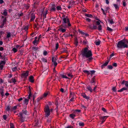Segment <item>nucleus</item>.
Here are the masks:
<instances>
[{
  "instance_id": "f257e3e1",
  "label": "nucleus",
  "mask_w": 128,
  "mask_h": 128,
  "mask_svg": "<svg viewBox=\"0 0 128 128\" xmlns=\"http://www.w3.org/2000/svg\"><path fill=\"white\" fill-rule=\"evenodd\" d=\"M81 55L82 58H87L86 60L90 62L93 59L92 57V54L91 51L87 48H85L81 52Z\"/></svg>"
},
{
  "instance_id": "f03ea898",
  "label": "nucleus",
  "mask_w": 128,
  "mask_h": 128,
  "mask_svg": "<svg viewBox=\"0 0 128 128\" xmlns=\"http://www.w3.org/2000/svg\"><path fill=\"white\" fill-rule=\"evenodd\" d=\"M128 40L124 38L118 42L117 46L120 48H128Z\"/></svg>"
},
{
  "instance_id": "7ed1b4c3",
  "label": "nucleus",
  "mask_w": 128,
  "mask_h": 128,
  "mask_svg": "<svg viewBox=\"0 0 128 128\" xmlns=\"http://www.w3.org/2000/svg\"><path fill=\"white\" fill-rule=\"evenodd\" d=\"M96 24L94 23L89 25L88 27L91 30H96L98 29V30L100 31L102 30V26L100 24V23L99 21L96 22Z\"/></svg>"
},
{
  "instance_id": "20e7f679",
  "label": "nucleus",
  "mask_w": 128,
  "mask_h": 128,
  "mask_svg": "<svg viewBox=\"0 0 128 128\" xmlns=\"http://www.w3.org/2000/svg\"><path fill=\"white\" fill-rule=\"evenodd\" d=\"M49 92H45L44 93V94L41 96L40 97L38 98L36 102H35L34 104V106H35V108H36L38 107V102H39V100H41L42 99L44 98H45L47 96Z\"/></svg>"
},
{
  "instance_id": "39448f33",
  "label": "nucleus",
  "mask_w": 128,
  "mask_h": 128,
  "mask_svg": "<svg viewBox=\"0 0 128 128\" xmlns=\"http://www.w3.org/2000/svg\"><path fill=\"white\" fill-rule=\"evenodd\" d=\"M44 111L45 116L48 118L50 115V111L48 106H47L44 109Z\"/></svg>"
},
{
  "instance_id": "423d86ee",
  "label": "nucleus",
  "mask_w": 128,
  "mask_h": 128,
  "mask_svg": "<svg viewBox=\"0 0 128 128\" xmlns=\"http://www.w3.org/2000/svg\"><path fill=\"white\" fill-rule=\"evenodd\" d=\"M67 17L66 16V18H62L63 22H62V24L60 26V27L62 26V28H66L67 27V26L66 24L67 23Z\"/></svg>"
},
{
  "instance_id": "0eeeda50",
  "label": "nucleus",
  "mask_w": 128,
  "mask_h": 128,
  "mask_svg": "<svg viewBox=\"0 0 128 128\" xmlns=\"http://www.w3.org/2000/svg\"><path fill=\"white\" fill-rule=\"evenodd\" d=\"M29 72L27 71L26 72H24L22 73L21 74V77L22 78H24L26 79L27 78Z\"/></svg>"
},
{
  "instance_id": "6e6552de",
  "label": "nucleus",
  "mask_w": 128,
  "mask_h": 128,
  "mask_svg": "<svg viewBox=\"0 0 128 128\" xmlns=\"http://www.w3.org/2000/svg\"><path fill=\"white\" fill-rule=\"evenodd\" d=\"M96 76H94L91 79L90 82L92 84V85L95 86V83L96 82Z\"/></svg>"
},
{
  "instance_id": "1a4fd4ad",
  "label": "nucleus",
  "mask_w": 128,
  "mask_h": 128,
  "mask_svg": "<svg viewBox=\"0 0 128 128\" xmlns=\"http://www.w3.org/2000/svg\"><path fill=\"white\" fill-rule=\"evenodd\" d=\"M27 112H28L26 110H23L21 112L19 113L18 116H20V117L23 118V115L24 114L25 115L27 114Z\"/></svg>"
},
{
  "instance_id": "9d476101",
  "label": "nucleus",
  "mask_w": 128,
  "mask_h": 128,
  "mask_svg": "<svg viewBox=\"0 0 128 128\" xmlns=\"http://www.w3.org/2000/svg\"><path fill=\"white\" fill-rule=\"evenodd\" d=\"M108 117V116H100V118L102 120L101 124H102L105 121L106 119Z\"/></svg>"
},
{
  "instance_id": "9b49d317",
  "label": "nucleus",
  "mask_w": 128,
  "mask_h": 128,
  "mask_svg": "<svg viewBox=\"0 0 128 128\" xmlns=\"http://www.w3.org/2000/svg\"><path fill=\"white\" fill-rule=\"evenodd\" d=\"M110 61V59H109L108 60H107L101 66V68H103L104 67L107 66Z\"/></svg>"
},
{
  "instance_id": "f8f14e48",
  "label": "nucleus",
  "mask_w": 128,
  "mask_h": 128,
  "mask_svg": "<svg viewBox=\"0 0 128 128\" xmlns=\"http://www.w3.org/2000/svg\"><path fill=\"white\" fill-rule=\"evenodd\" d=\"M81 95L82 96H83V98H85V99L87 100H88L90 99L89 96H87L85 93H82L81 94Z\"/></svg>"
},
{
  "instance_id": "ddd939ff",
  "label": "nucleus",
  "mask_w": 128,
  "mask_h": 128,
  "mask_svg": "<svg viewBox=\"0 0 128 128\" xmlns=\"http://www.w3.org/2000/svg\"><path fill=\"white\" fill-rule=\"evenodd\" d=\"M35 18V14L34 13H32L31 16V19L30 21H32L34 20Z\"/></svg>"
},
{
  "instance_id": "4468645a",
  "label": "nucleus",
  "mask_w": 128,
  "mask_h": 128,
  "mask_svg": "<svg viewBox=\"0 0 128 128\" xmlns=\"http://www.w3.org/2000/svg\"><path fill=\"white\" fill-rule=\"evenodd\" d=\"M29 81L32 83H34V77L32 76H31L29 77Z\"/></svg>"
},
{
  "instance_id": "2eb2a0df",
  "label": "nucleus",
  "mask_w": 128,
  "mask_h": 128,
  "mask_svg": "<svg viewBox=\"0 0 128 128\" xmlns=\"http://www.w3.org/2000/svg\"><path fill=\"white\" fill-rule=\"evenodd\" d=\"M86 88L88 91H90V92H92L93 91V90L92 89L91 87L90 86H87Z\"/></svg>"
},
{
  "instance_id": "dca6fc26",
  "label": "nucleus",
  "mask_w": 128,
  "mask_h": 128,
  "mask_svg": "<svg viewBox=\"0 0 128 128\" xmlns=\"http://www.w3.org/2000/svg\"><path fill=\"white\" fill-rule=\"evenodd\" d=\"M11 106H7L6 108V111H11V108L10 109Z\"/></svg>"
},
{
  "instance_id": "f3484780",
  "label": "nucleus",
  "mask_w": 128,
  "mask_h": 128,
  "mask_svg": "<svg viewBox=\"0 0 128 128\" xmlns=\"http://www.w3.org/2000/svg\"><path fill=\"white\" fill-rule=\"evenodd\" d=\"M23 98L24 99V104H26L27 105L28 102L29 100L25 98Z\"/></svg>"
},
{
  "instance_id": "a211bd4d",
  "label": "nucleus",
  "mask_w": 128,
  "mask_h": 128,
  "mask_svg": "<svg viewBox=\"0 0 128 128\" xmlns=\"http://www.w3.org/2000/svg\"><path fill=\"white\" fill-rule=\"evenodd\" d=\"M70 116L72 119H74V118L76 116V114L74 113H72L69 115Z\"/></svg>"
},
{
  "instance_id": "6ab92c4d",
  "label": "nucleus",
  "mask_w": 128,
  "mask_h": 128,
  "mask_svg": "<svg viewBox=\"0 0 128 128\" xmlns=\"http://www.w3.org/2000/svg\"><path fill=\"white\" fill-rule=\"evenodd\" d=\"M62 27V26L60 27V26L59 30L60 31H61L62 32H64L66 31V29H63Z\"/></svg>"
},
{
  "instance_id": "aec40b11",
  "label": "nucleus",
  "mask_w": 128,
  "mask_h": 128,
  "mask_svg": "<svg viewBox=\"0 0 128 128\" xmlns=\"http://www.w3.org/2000/svg\"><path fill=\"white\" fill-rule=\"evenodd\" d=\"M128 88H123L120 90H118V92H121L124 90H128Z\"/></svg>"
},
{
  "instance_id": "412c9836",
  "label": "nucleus",
  "mask_w": 128,
  "mask_h": 128,
  "mask_svg": "<svg viewBox=\"0 0 128 128\" xmlns=\"http://www.w3.org/2000/svg\"><path fill=\"white\" fill-rule=\"evenodd\" d=\"M81 112V110H74V113L75 114H78L79 113H80Z\"/></svg>"
},
{
  "instance_id": "4be33fe9",
  "label": "nucleus",
  "mask_w": 128,
  "mask_h": 128,
  "mask_svg": "<svg viewBox=\"0 0 128 128\" xmlns=\"http://www.w3.org/2000/svg\"><path fill=\"white\" fill-rule=\"evenodd\" d=\"M48 13V11L46 10V12L45 13H44L43 14L42 13V14H43V19L44 20V19L46 18V15Z\"/></svg>"
},
{
  "instance_id": "5701e85b",
  "label": "nucleus",
  "mask_w": 128,
  "mask_h": 128,
  "mask_svg": "<svg viewBox=\"0 0 128 128\" xmlns=\"http://www.w3.org/2000/svg\"><path fill=\"white\" fill-rule=\"evenodd\" d=\"M108 22H109L110 24H112L114 23V22L113 20L112 19L110 20V19H108Z\"/></svg>"
},
{
  "instance_id": "b1692460",
  "label": "nucleus",
  "mask_w": 128,
  "mask_h": 128,
  "mask_svg": "<svg viewBox=\"0 0 128 128\" xmlns=\"http://www.w3.org/2000/svg\"><path fill=\"white\" fill-rule=\"evenodd\" d=\"M7 10L6 9H5L4 10V11L3 12V13L2 14V13L4 15V16H7L8 14V12H7Z\"/></svg>"
},
{
  "instance_id": "393cba45",
  "label": "nucleus",
  "mask_w": 128,
  "mask_h": 128,
  "mask_svg": "<svg viewBox=\"0 0 128 128\" xmlns=\"http://www.w3.org/2000/svg\"><path fill=\"white\" fill-rule=\"evenodd\" d=\"M78 42L77 38H76L74 40V44L76 46H77L78 45Z\"/></svg>"
},
{
  "instance_id": "a878e982",
  "label": "nucleus",
  "mask_w": 128,
  "mask_h": 128,
  "mask_svg": "<svg viewBox=\"0 0 128 128\" xmlns=\"http://www.w3.org/2000/svg\"><path fill=\"white\" fill-rule=\"evenodd\" d=\"M83 44L85 45L88 44V42L86 39L83 41Z\"/></svg>"
},
{
  "instance_id": "bb28decb",
  "label": "nucleus",
  "mask_w": 128,
  "mask_h": 128,
  "mask_svg": "<svg viewBox=\"0 0 128 128\" xmlns=\"http://www.w3.org/2000/svg\"><path fill=\"white\" fill-rule=\"evenodd\" d=\"M85 16L87 17H88L90 18H92L93 16L91 14H85Z\"/></svg>"
},
{
  "instance_id": "cd10ccee",
  "label": "nucleus",
  "mask_w": 128,
  "mask_h": 128,
  "mask_svg": "<svg viewBox=\"0 0 128 128\" xmlns=\"http://www.w3.org/2000/svg\"><path fill=\"white\" fill-rule=\"evenodd\" d=\"M113 6L115 7V9L116 10L118 9L119 8V6H118V5L116 4H113Z\"/></svg>"
},
{
  "instance_id": "c85d7f7f",
  "label": "nucleus",
  "mask_w": 128,
  "mask_h": 128,
  "mask_svg": "<svg viewBox=\"0 0 128 128\" xmlns=\"http://www.w3.org/2000/svg\"><path fill=\"white\" fill-rule=\"evenodd\" d=\"M83 72L84 73H86L88 74V76L90 74V72L86 70H84Z\"/></svg>"
},
{
  "instance_id": "c756f323",
  "label": "nucleus",
  "mask_w": 128,
  "mask_h": 128,
  "mask_svg": "<svg viewBox=\"0 0 128 128\" xmlns=\"http://www.w3.org/2000/svg\"><path fill=\"white\" fill-rule=\"evenodd\" d=\"M110 9L109 7H106V10H105V11L106 13H107V12H109L110 11Z\"/></svg>"
},
{
  "instance_id": "7c9ffc66",
  "label": "nucleus",
  "mask_w": 128,
  "mask_h": 128,
  "mask_svg": "<svg viewBox=\"0 0 128 128\" xmlns=\"http://www.w3.org/2000/svg\"><path fill=\"white\" fill-rule=\"evenodd\" d=\"M90 74H91V76L92 77V74L95 73L96 72V71H94V70H90Z\"/></svg>"
},
{
  "instance_id": "2f4dec72",
  "label": "nucleus",
  "mask_w": 128,
  "mask_h": 128,
  "mask_svg": "<svg viewBox=\"0 0 128 128\" xmlns=\"http://www.w3.org/2000/svg\"><path fill=\"white\" fill-rule=\"evenodd\" d=\"M17 108V106H14V107L11 108V111H14Z\"/></svg>"
},
{
  "instance_id": "473e14b6",
  "label": "nucleus",
  "mask_w": 128,
  "mask_h": 128,
  "mask_svg": "<svg viewBox=\"0 0 128 128\" xmlns=\"http://www.w3.org/2000/svg\"><path fill=\"white\" fill-rule=\"evenodd\" d=\"M29 6V4H25L24 5V7H25L26 9H28L30 7Z\"/></svg>"
},
{
  "instance_id": "72a5a7b5",
  "label": "nucleus",
  "mask_w": 128,
  "mask_h": 128,
  "mask_svg": "<svg viewBox=\"0 0 128 128\" xmlns=\"http://www.w3.org/2000/svg\"><path fill=\"white\" fill-rule=\"evenodd\" d=\"M57 59L56 58H55L54 57H53L52 58V62H56Z\"/></svg>"
},
{
  "instance_id": "f704fd0d",
  "label": "nucleus",
  "mask_w": 128,
  "mask_h": 128,
  "mask_svg": "<svg viewBox=\"0 0 128 128\" xmlns=\"http://www.w3.org/2000/svg\"><path fill=\"white\" fill-rule=\"evenodd\" d=\"M67 23L68 24V26H71V24L70 22V21L69 18H67Z\"/></svg>"
},
{
  "instance_id": "c9c22d12",
  "label": "nucleus",
  "mask_w": 128,
  "mask_h": 128,
  "mask_svg": "<svg viewBox=\"0 0 128 128\" xmlns=\"http://www.w3.org/2000/svg\"><path fill=\"white\" fill-rule=\"evenodd\" d=\"M100 40H99L98 41L95 42H94V43L96 45L98 46L100 44Z\"/></svg>"
},
{
  "instance_id": "e433bc0d",
  "label": "nucleus",
  "mask_w": 128,
  "mask_h": 128,
  "mask_svg": "<svg viewBox=\"0 0 128 128\" xmlns=\"http://www.w3.org/2000/svg\"><path fill=\"white\" fill-rule=\"evenodd\" d=\"M7 34L6 36L7 38H9L11 36V34L9 32H7Z\"/></svg>"
},
{
  "instance_id": "4c0bfd02",
  "label": "nucleus",
  "mask_w": 128,
  "mask_h": 128,
  "mask_svg": "<svg viewBox=\"0 0 128 128\" xmlns=\"http://www.w3.org/2000/svg\"><path fill=\"white\" fill-rule=\"evenodd\" d=\"M41 60L42 61L44 62H47V60L45 58H42L41 59Z\"/></svg>"
},
{
  "instance_id": "58836bf2",
  "label": "nucleus",
  "mask_w": 128,
  "mask_h": 128,
  "mask_svg": "<svg viewBox=\"0 0 128 128\" xmlns=\"http://www.w3.org/2000/svg\"><path fill=\"white\" fill-rule=\"evenodd\" d=\"M23 15V14L22 12H21L20 14L18 13L17 14V16L18 17L20 18L21 16H22Z\"/></svg>"
},
{
  "instance_id": "ea45409f",
  "label": "nucleus",
  "mask_w": 128,
  "mask_h": 128,
  "mask_svg": "<svg viewBox=\"0 0 128 128\" xmlns=\"http://www.w3.org/2000/svg\"><path fill=\"white\" fill-rule=\"evenodd\" d=\"M80 126H83L84 125V124L83 122H80L78 124Z\"/></svg>"
},
{
  "instance_id": "a19ab883",
  "label": "nucleus",
  "mask_w": 128,
  "mask_h": 128,
  "mask_svg": "<svg viewBox=\"0 0 128 128\" xmlns=\"http://www.w3.org/2000/svg\"><path fill=\"white\" fill-rule=\"evenodd\" d=\"M0 93L2 95V96L3 97L4 96L3 90H2L0 92Z\"/></svg>"
},
{
  "instance_id": "79ce46f5",
  "label": "nucleus",
  "mask_w": 128,
  "mask_h": 128,
  "mask_svg": "<svg viewBox=\"0 0 128 128\" xmlns=\"http://www.w3.org/2000/svg\"><path fill=\"white\" fill-rule=\"evenodd\" d=\"M56 8L58 10H61L62 9L61 6H56Z\"/></svg>"
},
{
  "instance_id": "37998d69",
  "label": "nucleus",
  "mask_w": 128,
  "mask_h": 128,
  "mask_svg": "<svg viewBox=\"0 0 128 128\" xmlns=\"http://www.w3.org/2000/svg\"><path fill=\"white\" fill-rule=\"evenodd\" d=\"M107 30L109 31H110L111 32H112L113 30V29L110 28L109 27H107Z\"/></svg>"
},
{
  "instance_id": "c03bdc74",
  "label": "nucleus",
  "mask_w": 128,
  "mask_h": 128,
  "mask_svg": "<svg viewBox=\"0 0 128 128\" xmlns=\"http://www.w3.org/2000/svg\"><path fill=\"white\" fill-rule=\"evenodd\" d=\"M61 75L62 78H65L66 79H69V78L68 77L64 74H61Z\"/></svg>"
},
{
  "instance_id": "a18cd8bd",
  "label": "nucleus",
  "mask_w": 128,
  "mask_h": 128,
  "mask_svg": "<svg viewBox=\"0 0 128 128\" xmlns=\"http://www.w3.org/2000/svg\"><path fill=\"white\" fill-rule=\"evenodd\" d=\"M10 128H14V125L12 123H10Z\"/></svg>"
},
{
  "instance_id": "49530a36",
  "label": "nucleus",
  "mask_w": 128,
  "mask_h": 128,
  "mask_svg": "<svg viewBox=\"0 0 128 128\" xmlns=\"http://www.w3.org/2000/svg\"><path fill=\"white\" fill-rule=\"evenodd\" d=\"M78 32L79 33H80L82 35H84V34H85L84 32L82 31H81L79 30H78Z\"/></svg>"
},
{
  "instance_id": "de8ad7c7",
  "label": "nucleus",
  "mask_w": 128,
  "mask_h": 128,
  "mask_svg": "<svg viewBox=\"0 0 128 128\" xmlns=\"http://www.w3.org/2000/svg\"><path fill=\"white\" fill-rule=\"evenodd\" d=\"M122 4L123 6H126V0H123L122 1Z\"/></svg>"
},
{
  "instance_id": "09e8293b",
  "label": "nucleus",
  "mask_w": 128,
  "mask_h": 128,
  "mask_svg": "<svg viewBox=\"0 0 128 128\" xmlns=\"http://www.w3.org/2000/svg\"><path fill=\"white\" fill-rule=\"evenodd\" d=\"M56 8L55 7H52L50 9V11H56Z\"/></svg>"
},
{
  "instance_id": "8fccbe9b",
  "label": "nucleus",
  "mask_w": 128,
  "mask_h": 128,
  "mask_svg": "<svg viewBox=\"0 0 128 128\" xmlns=\"http://www.w3.org/2000/svg\"><path fill=\"white\" fill-rule=\"evenodd\" d=\"M59 46V44L58 43V42L56 43V50H57Z\"/></svg>"
},
{
  "instance_id": "3c124183",
  "label": "nucleus",
  "mask_w": 128,
  "mask_h": 128,
  "mask_svg": "<svg viewBox=\"0 0 128 128\" xmlns=\"http://www.w3.org/2000/svg\"><path fill=\"white\" fill-rule=\"evenodd\" d=\"M114 53H112L111 54H110V58H109V59L110 60V59L112 57V56H114Z\"/></svg>"
},
{
  "instance_id": "603ef678",
  "label": "nucleus",
  "mask_w": 128,
  "mask_h": 128,
  "mask_svg": "<svg viewBox=\"0 0 128 128\" xmlns=\"http://www.w3.org/2000/svg\"><path fill=\"white\" fill-rule=\"evenodd\" d=\"M63 36L65 38H66L69 37V35L68 34L65 33L63 34Z\"/></svg>"
},
{
  "instance_id": "864d4df0",
  "label": "nucleus",
  "mask_w": 128,
  "mask_h": 128,
  "mask_svg": "<svg viewBox=\"0 0 128 128\" xmlns=\"http://www.w3.org/2000/svg\"><path fill=\"white\" fill-rule=\"evenodd\" d=\"M6 17H5L4 19L3 20L2 22H4L5 23H6Z\"/></svg>"
},
{
  "instance_id": "5fc2aeb1",
  "label": "nucleus",
  "mask_w": 128,
  "mask_h": 128,
  "mask_svg": "<svg viewBox=\"0 0 128 128\" xmlns=\"http://www.w3.org/2000/svg\"><path fill=\"white\" fill-rule=\"evenodd\" d=\"M108 68L109 69L112 70L113 68V67L111 65H108Z\"/></svg>"
},
{
  "instance_id": "6e6d98bb",
  "label": "nucleus",
  "mask_w": 128,
  "mask_h": 128,
  "mask_svg": "<svg viewBox=\"0 0 128 128\" xmlns=\"http://www.w3.org/2000/svg\"><path fill=\"white\" fill-rule=\"evenodd\" d=\"M12 70L14 72L16 71V70H17V68L15 66L13 68H12Z\"/></svg>"
},
{
  "instance_id": "4d7b16f0",
  "label": "nucleus",
  "mask_w": 128,
  "mask_h": 128,
  "mask_svg": "<svg viewBox=\"0 0 128 128\" xmlns=\"http://www.w3.org/2000/svg\"><path fill=\"white\" fill-rule=\"evenodd\" d=\"M12 50L14 53L16 52L17 51V49L15 48H13Z\"/></svg>"
},
{
  "instance_id": "13d9d810",
  "label": "nucleus",
  "mask_w": 128,
  "mask_h": 128,
  "mask_svg": "<svg viewBox=\"0 0 128 128\" xmlns=\"http://www.w3.org/2000/svg\"><path fill=\"white\" fill-rule=\"evenodd\" d=\"M67 75L69 77H70L71 78L73 77V76L72 74L71 73H68V74Z\"/></svg>"
},
{
  "instance_id": "bf43d9fd",
  "label": "nucleus",
  "mask_w": 128,
  "mask_h": 128,
  "mask_svg": "<svg viewBox=\"0 0 128 128\" xmlns=\"http://www.w3.org/2000/svg\"><path fill=\"white\" fill-rule=\"evenodd\" d=\"M112 91L114 92H116V87H114L112 88Z\"/></svg>"
},
{
  "instance_id": "052dcab7",
  "label": "nucleus",
  "mask_w": 128,
  "mask_h": 128,
  "mask_svg": "<svg viewBox=\"0 0 128 128\" xmlns=\"http://www.w3.org/2000/svg\"><path fill=\"white\" fill-rule=\"evenodd\" d=\"M32 49L33 50H37L38 49V48L37 47H36L35 46L33 47L32 48Z\"/></svg>"
},
{
  "instance_id": "680f3d73",
  "label": "nucleus",
  "mask_w": 128,
  "mask_h": 128,
  "mask_svg": "<svg viewBox=\"0 0 128 128\" xmlns=\"http://www.w3.org/2000/svg\"><path fill=\"white\" fill-rule=\"evenodd\" d=\"M125 85L126 88H128V81H126L125 84Z\"/></svg>"
},
{
  "instance_id": "e2e57ef3",
  "label": "nucleus",
  "mask_w": 128,
  "mask_h": 128,
  "mask_svg": "<svg viewBox=\"0 0 128 128\" xmlns=\"http://www.w3.org/2000/svg\"><path fill=\"white\" fill-rule=\"evenodd\" d=\"M24 30L26 31L28 29V26H25L24 27Z\"/></svg>"
},
{
  "instance_id": "0e129e2a",
  "label": "nucleus",
  "mask_w": 128,
  "mask_h": 128,
  "mask_svg": "<svg viewBox=\"0 0 128 128\" xmlns=\"http://www.w3.org/2000/svg\"><path fill=\"white\" fill-rule=\"evenodd\" d=\"M47 54V52L46 51H44L43 52V55L44 56H46Z\"/></svg>"
},
{
  "instance_id": "69168bd1",
  "label": "nucleus",
  "mask_w": 128,
  "mask_h": 128,
  "mask_svg": "<svg viewBox=\"0 0 128 128\" xmlns=\"http://www.w3.org/2000/svg\"><path fill=\"white\" fill-rule=\"evenodd\" d=\"M54 63V66L55 67V68H56V66L57 65V63L56 62H52Z\"/></svg>"
},
{
  "instance_id": "338daca9",
  "label": "nucleus",
  "mask_w": 128,
  "mask_h": 128,
  "mask_svg": "<svg viewBox=\"0 0 128 128\" xmlns=\"http://www.w3.org/2000/svg\"><path fill=\"white\" fill-rule=\"evenodd\" d=\"M86 20L88 22H90L91 21V20L88 18H86Z\"/></svg>"
},
{
  "instance_id": "774afa93",
  "label": "nucleus",
  "mask_w": 128,
  "mask_h": 128,
  "mask_svg": "<svg viewBox=\"0 0 128 128\" xmlns=\"http://www.w3.org/2000/svg\"><path fill=\"white\" fill-rule=\"evenodd\" d=\"M102 110L104 112H106V110L104 108H102Z\"/></svg>"
}]
</instances>
